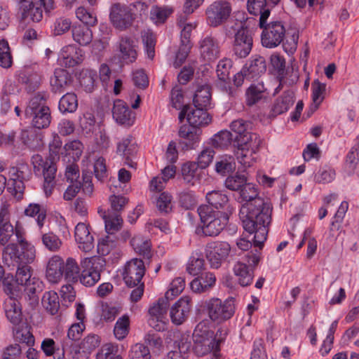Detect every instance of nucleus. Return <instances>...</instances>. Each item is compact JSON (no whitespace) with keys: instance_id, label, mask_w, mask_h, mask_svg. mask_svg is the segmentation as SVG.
Returning a JSON list of instances; mask_svg holds the SVG:
<instances>
[{"instance_id":"a18cd8bd","label":"nucleus","mask_w":359,"mask_h":359,"mask_svg":"<svg viewBox=\"0 0 359 359\" xmlns=\"http://www.w3.org/2000/svg\"><path fill=\"white\" fill-rule=\"evenodd\" d=\"M58 107L59 110L63 114L75 111L78 107L76 95L74 93H66L60 98Z\"/></svg>"},{"instance_id":"ea45409f","label":"nucleus","mask_w":359,"mask_h":359,"mask_svg":"<svg viewBox=\"0 0 359 359\" xmlns=\"http://www.w3.org/2000/svg\"><path fill=\"white\" fill-rule=\"evenodd\" d=\"M231 248H212L206 254L211 267L218 269L229 255Z\"/></svg>"},{"instance_id":"4c0bfd02","label":"nucleus","mask_w":359,"mask_h":359,"mask_svg":"<svg viewBox=\"0 0 359 359\" xmlns=\"http://www.w3.org/2000/svg\"><path fill=\"white\" fill-rule=\"evenodd\" d=\"M72 36L76 43L86 46L92 41L93 33L86 25H75L72 28Z\"/></svg>"},{"instance_id":"dca6fc26","label":"nucleus","mask_w":359,"mask_h":359,"mask_svg":"<svg viewBox=\"0 0 359 359\" xmlns=\"http://www.w3.org/2000/svg\"><path fill=\"white\" fill-rule=\"evenodd\" d=\"M9 174L11 180L13 181L15 196L21 198L25 188V182L31 179L32 171L27 164L21 163L18 166L11 168Z\"/></svg>"},{"instance_id":"7ed1b4c3","label":"nucleus","mask_w":359,"mask_h":359,"mask_svg":"<svg viewBox=\"0 0 359 359\" xmlns=\"http://www.w3.org/2000/svg\"><path fill=\"white\" fill-rule=\"evenodd\" d=\"M261 249L255 248V251L244 252V255L233 265V274L241 287H247L252 284L255 270L260 261Z\"/></svg>"},{"instance_id":"f03ea898","label":"nucleus","mask_w":359,"mask_h":359,"mask_svg":"<svg viewBox=\"0 0 359 359\" xmlns=\"http://www.w3.org/2000/svg\"><path fill=\"white\" fill-rule=\"evenodd\" d=\"M273 208L264 198H256L242 205L239 217L243 229L252 231L257 226H269L271 222Z\"/></svg>"},{"instance_id":"6e6d98bb","label":"nucleus","mask_w":359,"mask_h":359,"mask_svg":"<svg viewBox=\"0 0 359 359\" xmlns=\"http://www.w3.org/2000/svg\"><path fill=\"white\" fill-rule=\"evenodd\" d=\"M97 359H122L118 354V346L113 344L104 345L96 355Z\"/></svg>"},{"instance_id":"37998d69","label":"nucleus","mask_w":359,"mask_h":359,"mask_svg":"<svg viewBox=\"0 0 359 359\" xmlns=\"http://www.w3.org/2000/svg\"><path fill=\"white\" fill-rule=\"evenodd\" d=\"M313 104L311 106L312 111H316L325 98L326 85L315 80L311 86Z\"/></svg>"},{"instance_id":"5701e85b","label":"nucleus","mask_w":359,"mask_h":359,"mask_svg":"<svg viewBox=\"0 0 359 359\" xmlns=\"http://www.w3.org/2000/svg\"><path fill=\"white\" fill-rule=\"evenodd\" d=\"M82 50L74 45L63 47L60 53L59 60L66 67H72L83 61Z\"/></svg>"},{"instance_id":"2eb2a0df","label":"nucleus","mask_w":359,"mask_h":359,"mask_svg":"<svg viewBox=\"0 0 359 359\" xmlns=\"http://www.w3.org/2000/svg\"><path fill=\"white\" fill-rule=\"evenodd\" d=\"M191 309V298L189 296L182 297L170 309L171 322L175 325H182L188 319Z\"/></svg>"},{"instance_id":"9d476101","label":"nucleus","mask_w":359,"mask_h":359,"mask_svg":"<svg viewBox=\"0 0 359 359\" xmlns=\"http://www.w3.org/2000/svg\"><path fill=\"white\" fill-rule=\"evenodd\" d=\"M231 13V4L226 0H217L212 3L205 11L208 24L213 27L224 23Z\"/></svg>"},{"instance_id":"5fc2aeb1","label":"nucleus","mask_w":359,"mask_h":359,"mask_svg":"<svg viewBox=\"0 0 359 359\" xmlns=\"http://www.w3.org/2000/svg\"><path fill=\"white\" fill-rule=\"evenodd\" d=\"M129 325L130 320L128 316H123L118 318L114 328L115 337L118 340L123 339L129 332Z\"/></svg>"},{"instance_id":"aec40b11","label":"nucleus","mask_w":359,"mask_h":359,"mask_svg":"<svg viewBox=\"0 0 359 359\" xmlns=\"http://www.w3.org/2000/svg\"><path fill=\"white\" fill-rule=\"evenodd\" d=\"M137 152V144L132 135H128L117 142L116 153L125 159V163L130 167L134 168L136 165L132 158Z\"/></svg>"},{"instance_id":"8fccbe9b","label":"nucleus","mask_w":359,"mask_h":359,"mask_svg":"<svg viewBox=\"0 0 359 359\" xmlns=\"http://www.w3.org/2000/svg\"><path fill=\"white\" fill-rule=\"evenodd\" d=\"M211 95L208 86H201L196 91L193 102L194 107L206 108L210 104Z\"/></svg>"},{"instance_id":"603ef678","label":"nucleus","mask_w":359,"mask_h":359,"mask_svg":"<svg viewBox=\"0 0 359 359\" xmlns=\"http://www.w3.org/2000/svg\"><path fill=\"white\" fill-rule=\"evenodd\" d=\"M102 217L104 219L107 233L114 234L121 229L123 224V219L119 214H115L114 216H107L104 212Z\"/></svg>"},{"instance_id":"bf43d9fd","label":"nucleus","mask_w":359,"mask_h":359,"mask_svg":"<svg viewBox=\"0 0 359 359\" xmlns=\"http://www.w3.org/2000/svg\"><path fill=\"white\" fill-rule=\"evenodd\" d=\"M247 178L243 175L236 174L229 176L225 180V186L232 191H241L247 183Z\"/></svg>"},{"instance_id":"0e129e2a","label":"nucleus","mask_w":359,"mask_h":359,"mask_svg":"<svg viewBox=\"0 0 359 359\" xmlns=\"http://www.w3.org/2000/svg\"><path fill=\"white\" fill-rule=\"evenodd\" d=\"M142 36L147 56L149 59H153L155 55V36L149 31L144 32Z\"/></svg>"},{"instance_id":"09e8293b","label":"nucleus","mask_w":359,"mask_h":359,"mask_svg":"<svg viewBox=\"0 0 359 359\" xmlns=\"http://www.w3.org/2000/svg\"><path fill=\"white\" fill-rule=\"evenodd\" d=\"M80 269L72 258H68L64 265V275L65 280L68 282H77L80 276Z\"/></svg>"},{"instance_id":"4468645a","label":"nucleus","mask_w":359,"mask_h":359,"mask_svg":"<svg viewBox=\"0 0 359 359\" xmlns=\"http://www.w3.org/2000/svg\"><path fill=\"white\" fill-rule=\"evenodd\" d=\"M36 256L34 248H3L2 257L5 262L17 265H29Z\"/></svg>"},{"instance_id":"49530a36","label":"nucleus","mask_w":359,"mask_h":359,"mask_svg":"<svg viewBox=\"0 0 359 359\" xmlns=\"http://www.w3.org/2000/svg\"><path fill=\"white\" fill-rule=\"evenodd\" d=\"M236 169V163L233 156H222L215 163V170L222 175L233 172Z\"/></svg>"},{"instance_id":"774afa93","label":"nucleus","mask_w":359,"mask_h":359,"mask_svg":"<svg viewBox=\"0 0 359 359\" xmlns=\"http://www.w3.org/2000/svg\"><path fill=\"white\" fill-rule=\"evenodd\" d=\"M156 206L161 212L168 213L170 212L172 208V196L167 192L161 193L157 199Z\"/></svg>"},{"instance_id":"393cba45","label":"nucleus","mask_w":359,"mask_h":359,"mask_svg":"<svg viewBox=\"0 0 359 359\" xmlns=\"http://www.w3.org/2000/svg\"><path fill=\"white\" fill-rule=\"evenodd\" d=\"M63 259L57 255L52 257L47 264L46 277L52 283H58L64 275Z\"/></svg>"},{"instance_id":"39448f33","label":"nucleus","mask_w":359,"mask_h":359,"mask_svg":"<svg viewBox=\"0 0 359 359\" xmlns=\"http://www.w3.org/2000/svg\"><path fill=\"white\" fill-rule=\"evenodd\" d=\"M99 256L86 258L81 263L82 271L79 277L81 284L93 286L100 279V273L105 266L104 256L109 254V248H97Z\"/></svg>"},{"instance_id":"7c9ffc66","label":"nucleus","mask_w":359,"mask_h":359,"mask_svg":"<svg viewBox=\"0 0 359 359\" xmlns=\"http://www.w3.org/2000/svg\"><path fill=\"white\" fill-rule=\"evenodd\" d=\"M71 76L69 72L63 69H56L54 75L50 79L52 91L62 93L71 83Z\"/></svg>"},{"instance_id":"f3484780","label":"nucleus","mask_w":359,"mask_h":359,"mask_svg":"<svg viewBox=\"0 0 359 359\" xmlns=\"http://www.w3.org/2000/svg\"><path fill=\"white\" fill-rule=\"evenodd\" d=\"M252 47V37L250 31L242 27L235 34L233 43L234 54L240 58L246 57Z\"/></svg>"},{"instance_id":"f704fd0d","label":"nucleus","mask_w":359,"mask_h":359,"mask_svg":"<svg viewBox=\"0 0 359 359\" xmlns=\"http://www.w3.org/2000/svg\"><path fill=\"white\" fill-rule=\"evenodd\" d=\"M43 284L39 278L33 277L32 280L23 285L25 297H27L30 304L34 306L39 302L38 294L42 292Z\"/></svg>"},{"instance_id":"412c9836","label":"nucleus","mask_w":359,"mask_h":359,"mask_svg":"<svg viewBox=\"0 0 359 359\" xmlns=\"http://www.w3.org/2000/svg\"><path fill=\"white\" fill-rule=\"evenodd\" d=\"M112 115L116 123L128 127L133 126L135 119V113L121 100L114 101Z\"/></svg>"},{"instance_id":"c756f323","label":"nucleus","mask_w":359,"mask_h":359,"mask_svg":"<svg viewBox=\"0 0 359 359\" xmlns=\"http://www.w3.org/2000/svg\"><path fill=\"white\" fill-rule=\"evenodd\" d=\"M24 215L34 218L39 229H41L47 218V209L41 204L31 203L25 208Z\"/></svg>"},{"instance_id":"a878e982","label":"nucleus","mask_w":359,"mask_h":359,"mask_svg":"<svg viewBox=\"0 0 359 359\" xmlns=\"http://www.w3.org/2000/svg\"><path fill=\"white\" fill-rule=\"evenodd\" d=\"M266 64L262 56L252 58L243 67V72H246L247 80L256 79L266 72Z\"/></svg>"},{"instance_id":"58836bf2","label":"nucleus","mask_w":359,"mask_h":359,"mask_svg":"<svg viewBox=\"0 0 359 359\" xmlns=\"http://www.w3.org/2000/svg\"><path fill=\"white\" fill-rule=\"evenodd\" d=\"M20 80L25 86L26 90L32 93L39 88L41 79L38 73L27 70L20 75Z\"/></svg>"},{"instance_id":"20e7f679","label":"nucleus","mask_w":359,"mask_h":359,"mask_svg":"<svg viewBox=\"0 0 359 359\" xmlns=\"http://www.w3.org/2000/svg\"><path fill=\"white\" fill-rule=\"evenodd\" d=\"M25 116L32 119V125L38 129L48 128L51 121L50 110L46 105V95L39 93L31 98L25 111Z\"/></svg>"},{"instance_id":"6e6552de","label":"nucleus","mask_w":359,"mask_h":359,"mask_svg":"<svg viewBox=\"0 0 359 359\" xmlns=\"http://www.w3.org/2000/svg\"><path fill=\"white\" fill-rule=\"evenodd\" d=\"M32 280V268L29 265H18L15 278L7 276L3 280L5 293L11 297H20L23 285Z\"/></svg>"},{"instance_id":"9b49d317","label":"nucleus","mask_w":359,"mask_h":359,"mask_svg":"<svg viewBox=\"0 0 359 359\" xmlns=\"http://www.w3.org/2000/svg\"><path fill=\"white\" fill-rule=\"evenodd\" d=\"M262 43L266 48H273L278 46L285 35V29L281 22H271L268 25L264 24L262 27Z\"/></svg>"},{"instance_id":"0eeeda50","label":"nucleus","mask_w":359,"mask_h":359,"mask_svg":"<svg viewBox=\"0 0 359 359\" xmlns=\"http://www.w3.org/2000/svg\"><path fill=\"white\" fill-rule=\"evenodd\" d=\"M204 308L212 321L220 323L233 316L235 299L230 297L222 301L218 298H212L205 302Z\"/></svg>"},{"instance_id":"e2e57ef3","label":"nucleus","mask_w":359,"mask_h":359,"mask_svg":"<svg viewBox=\"0 0 359 359\" xmlns=\"http://www.w3.org/2000/svg\"><path fill=\"white\" fill-rule=\"evenodd\" d=\"M129 357L130 359H150V351L147 346L136 344L131 347Z\"/></svg>"},{"instance_id":"e433bc0d","label":"nucleus","mask_w":359,"mask_h":359,"mask_svg":"<svg viewBox=\"0 0 359 359\" xmlns=\"http://www.w3.org/2000/svg\"><path fill=\"white\" fill-rule=\"evenodd\" d=\"M10 299L6 303L5 312L8 320L13 325H18L22 320V311L20 308L17 298L18 297H11L9 296Z\"/></svg>"},{"instance_id":"c03bdc74","label":"nucleus","mask_w":359,"mask_h":359,"mask_svg":"<svg viewBox=\"0 0 359 359\" xmlns=\"http://www.w3.org/2000/svg\"><path fill=\"white\" fill-rule=\"evenodd\" d=\"M258 151H252L251 149H245L243 147H236L235 156L238 162L244 168H249L253 165L255 161V154Z\"/></svg>"},{"instance_id":"b1692460","label":"nucleus","mask_w":359,"mask_h":359,"mask_svg":"<svg viewBox=\"0 0 359 359\" xmlns=\"http://www.w3.org/2000/svg\"><path fill=\"white\" fill-rule=\"evenodd\" d=\"M201 133L200 128L194 127L190 124H184L180 126L178 135L182 140V143L188 149H193L194 145L200 141Z\"/></svg>"},{"instance_id":"6ab92c4d","label":"nucleus","mask_w":359,"mask_h":359,"mask_svg":"<svg viewBox=\"0 0 359 359\" xmlns=\"http://www.w3.org/2000/svg\"><path fill=\"white\" fill-rule=\"evenodd\" d=\"M14 233L17 243L8 244L7 247H16L18 244L21 247H27L29 245L25 238V232L23 228L18 224H16L15 228L13 225L0 226V245L7 244Z\"/></svg>"},{"instance_id":"f8f14e48","label":"nucleus","mask_w":359,"mask_h":359,"mask_svg":"<svg viewBox=\"0 0 359 359\" xmlns=\"http://www.w3.org/2000/svg\"><path fill=\"white\" fill-rule=\"evenodd\" d=\"M144 263L141 259L134 258L128 262L123 273V278L127 286L136 287L145 274Z\"/></svg>"},{"instance_id":"423d86ee","label":"nucleus","mask_w":359,"mask_h":359,"mask_svg":"<svg viewBox=\"0 0 359 359\" xmlns=\"http://www.w3.org/2000/svg\"><path fill=\"white\" fill-rule=\"evenodd\" d=\"M198 213L203 223V233L205 236H217L226 226L229 221L227 212L215 211L212 208L203 205L198 208Z\"/></svg>"},{"instance_id":"473e14b6","label":"nucleus","mask_w":359,"mask_h":359,"mask_svg":"<svg viewBox=\"0 0 359 359\" xmlns=\"http://www.w3.org/2000/svg\"><path fill=\"white\" fill-rule=\"evenodd\" d=\"M235 142H236V147L259 151L262 140L257 133L249 131L241 136H236Z\"/></svg>"},{"instance_id":"79ce46f5","label":"nucleus","mask_w":359,"mask_h":359,"mask_svg":"<svg viewBox=\"0 0 359 359\" xmlns=\"http://www.w3.org/2000/svg\"><path fill=\"white\" fill-rule=\"evenodd\" d=\"M266 88L262 83H252L247 89V104L252 106L265 97Z\"/></svg>"},{"instance_id":"72a5a7b5","label":"nucleus","mask_w":359,"mask_h":359,"mask_svg":"<svg viewBox=\"0 0 359 359\" xmlns=\"http://www.w3.org/2000/svg\"><path fill=\"white\" fill-rule=\"evenodd\" d=\"M294 96L292 90H287L278 97L272 108L273 115L277 116L287 111L294 102Z\"/></svg>"},{"instance_id":"3c124183","label":"nucleus","mask_w":359,"mask_h":359,"mask_svg":"<svg viewBox=\"0 0 359 359\" xmlns=\"http://www.w3.org/2000/svg\"><path fill=\"white\" fill-rule=\"evenodd\" d=\"M76 241L88 247L93 243V237L90 235L88 227L84 223H79L75 227Z\"/></svg>"},{"instance_id":"2f4dec72","label":"nucleus","mask_w":359,"mask_h":359,"mask_svg":"<svg viewBox=\"0 0 359 359\" xmlns=\"http://www.w3.org/2000/svg\"><path fill=\"white\" fill-rule=\"evenodd\" d=\"M188 113L187 121L189 124L200 128L207 126L211 121V117L205 107H194Z\"/></svg>"},{"instance_id":"4d7b16f0","label":"nucleus","mask_w":359,"mask_h":359,"mask_svg":"<svg viewBox=\"0 0 359 359\" xmlns=\"http://www.w3.org/2000/svg\"><path fill=\"white\" fill-rule=\"evenodd\" d=\"M232 134L228 130H222L215 135L211 139L212 144L215 147L224 149L231 144Z\"/></svg>"},{"instance_id":"338daca9","label":"nucleus","mask_w":359,"mask_h":359,"mask_svg":"<svg viewBox=\"0 0 359 359\" xmlns=\"http://www.w3.org/2000/svg\"><path fill=\"white\" fill-rule=\"evenodd\" d=\"M358 142L351 149L346 155V163L348 168L354 170L359 163V137Z\"/></svg>"},{"instance_id":"1a4fd4ad","label":"nucleus","mask_w":359,"mask_h":359,"mask_svg":"<svg viewBox=\"0 0 359 359\" xmlns=\"http://www.w3.org/2000/svg\"><path fill=\"white\" fill-rule=\"evenodd\" d=\"M168 306V292H167L164 297L159 298L149 309L147 323L157 332H163L167 328Z\"/></svg>"},{"instance_id":"f257e3e1","label":"nucleus","mask_w":359,"mask_h":359,"mask_svg":"<svg viewBox=\"0 0 359 359\" xmlns=\"http://www.w3.org/2000/svg\"><path fill=\"white\" fill-rule=\"evenodd\" d=\"M62 142L59 136L55 135L49 144V156L43 158L39 154L32 157L34 171L43 177V191L47 197L50 196L55 187L57 166L56 161L60 158V151Z\"/></svg>"},{"instance_id":"de8ad7c7","label":"nucleus","mask_w":359,"mask_h":359,"mask_svg":"<svg viewBox=\"0 0 359 359\" xmlns=\"http://www.w3.org/2000/svg\"><path fill=\"white\" fill-rule=\"evenodd\" d=\"M193 341V351L198 356L205 355L210 353L214 347L213 337L198 338Z\"/></svg>"},{"instance_id":"680f3d73","label":"nucleus","mask_w":359,"mask_h":359,"mask_svg":"<svg viewBox=\"0 0 359 359\" xmlns=\"http://www.w3.org/2000/svg\"><path fill=\"white\" fill-rule=\"evenodd\" d=\"M171 13V9L154 6L150 11V18L156 24L163 23Z\"/></svg>"},{"instance_id":"864d4df0","label":"nucleus","mask_w":359,"mask_h":359,"mask_svg":"<svg viewBox=\"0 0 359 359\" xmlns=\"http://www.w3.org/2000/svg\"><path fill=\"white\" fill-rule=\"evenodd\" d=\"M13 57L8 43L5 39L0 40V66L8 69L12 66Z\"/></svg>"},{"instance_id":"c9c22d12","label":"nucleus","mask_w":359,"mask_h":359,"mask_svg":"<svg viewBox=\"0 0 359 359\" xmlns=\"http://www.w3.org/2000/svg\"><path fill=\"white\" fill-rule=\"evenodd\" d=\"M20 10L24 20L38 22L43 18L42 9L36 6L32 1L22 3L20 6Z\"/></svg>"},{"instance_id":"cd10ccee","label":"nucleus","mask_w":359,"mask_h":359,"mask_svg":"<svg viewBox=\"0 0 359 359\" xmlns=\"http://www.w3.org/2000/svg\"><path fill=\"white\" fill-rule=\"evenodd\" d=\"M206 200L209 206L216 209H222L223 212L231 214L233 208L229 204V198L226 194L221 191H212L206 194Z\"/></svg>"},{"instance_id":"ddd939ff","label":"nucleus","mask_w":359,"mask_h":359,"mask_svg":"<svg viewBox=\"0 0 359 359\" xmlns=\"http://www.w3.org/2000/svg\"><path fill=\"white\" fill-rule=\"evenodd\" d=\"M109 17L114 27L120 30L130 27L135 20V14L131 9L120 4L111 6Z\"/></svg>"},{"instance_id":"69168bd1","label":"nucleus","mask_w":359,"mask_h":359,"mask_svg":"<svg viewBox=\"0 0 359 359\" xmlns=\"http://www.w3.org/2000/svg\"><path fill=\"white\" fill-rule=\"evenodd\" d=\"M215 154V151L212 148H205L198 154L197 158V165L202 169L206 168L212 161Z\"/></svg>"},{"instance_id":"a19ab883","label":"nucleus","mask_w":359,"mask_h":359,"mask_svg":"<svg viewBox=\"0 0 359 359\" xmlns=\"http://www.w3.org/2000/svg\"><path fill=\"white\" fill-rule=\"evenodd\" d=\"M42 304L50 315L57 314L60 307L57 294L54 291L45 292L42 298Z\"/></svg>"},{"instance_id":"c85d7f7f","label":"nucleus","mask_w":359,"mask_h":359,"mask_svg":"<svg viewBox=\"0 0 359 359\" xmlns=\"http://www.w3.org/2000/svg\"><path fill=\"white\" fill-rule=\"evenodd\" d=\"M247 6L250 13L259 15V25L264 27L271 13L267 7L266 0H248Z\"/></svg>"},{"instance_id":"a211bd4d","label":"nucleus","mask_w":359,"mask_h":359,"mask_svg":"<svg viewBox=\"0 0 359 359\" xmlns=\"http://www.w3.org/2000/svg\"><path fill=\"white\" fill-rule=\"evenodd\" d=\"M199 50L205 61L213 62L220 56L221 44L216 37L206 36L200 41Z\"/></svg>"},{"instance_id":"bb28decb","label":"nucleus","mask_w":359,"mask_h":359,"mask_svg":"<svg viewBox=\"0 0 359 359\" xmlns=\"http://www.w3.org/2000/svg\"><path fill=\"white\" fill-rule=\"evenodd\" d=\"M118 51L119 58L126 64L135 62L137 56L135 41L127 36L120 39Z\"/></svg>"},{"instance_id":"13d9d810","label":"nucleus","mask_w":359,"mask_h":359,"mask_svg":"<svg viewBox=\"0 0 359 359\" xmlns=\"http://www.w3.org/2000/svg\"><path fill=\"white\" fill-rule=\"evenodd\" d=\"M204 269V259L200 256L192 255L187 266V271L191 276H198Z\"/></svg>"},{"instance_id":"4be33fe9","label":"nucleus","mask_w":359,"mask_h":359,"mask_svg":"<svg viewBox=\"0 0 359 359\" xmlns=\"http://www.w3.org/2000/svg\"><path fill=\"white\" fill-rule=\"evenodd\" d=\"M269 226H257L249 235L241 238L236 242L237 247H262L266 240Z\"/></svg>"},{"instance_id":"052dcab7","label":"nucleus","mask_w":359,"mask_h":359,"mask_svg":"<svg viewBox=\"0 0 359 359\" xmlns=\"http://www.w3.org/2000/svg\"><path fill=\"white\" fill-rule=\"evenodd\" d=\"M233 62L231 59L223 58L217 66V74L220 81L229 79L230 69L232 67Z\"/></svg>"}]
</instances>
